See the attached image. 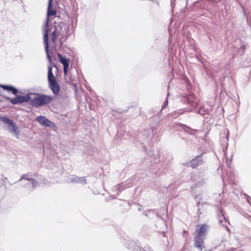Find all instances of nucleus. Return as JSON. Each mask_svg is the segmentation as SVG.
<instances>
[{"mask_svg": "<svg viewBox=\"0 0 251 251\" xmlns=\"http://www.w3.org/2000/svg\"><path fill=\"white\" fill-rule=\"evenodd\" d=\"M32 98L30 97V104L33 107H39L50 103L53 98L50 95L44 94H34Z\"/></svg>", "mask_w": 251, "mask_h": 251, "instance_id": "obj_1", "label": "nucleus"}, {"mask_svg": "<svg viewBox=\"0 0 251 251\" xmlns=\"http://www.w3.org/2000/svg\"><path fill=\"white\" fill-rule=\"evenodd\" d=\"M0 119L1 121L8 125L9 131L11 133H15L16 137L18 138L20 131H19L18 127L16 124L12 120L6 117H1L0 118Z\"/></svg>", "mask_w": 251, "mask_h": 251, "instance_id": "obj_2", "label": "nucleus"}, {"mask_svg": "<svg viewBox=\"0 0 251 251\" xmlns=\"http://www.w3.org/2000/svg\"><path fill=\"white\" fill-rule=\"evenodd\" d=\"M0 119L1 121L8 125L9 131L11 133H15L16 137L18 138L20 131H19L18 127L16 124L12 120L6 117H1L0 118Z\"/></svg>", "mask_w": 251, "mask_h": 251, "instance_id": "obj_3", "label": "nucleus"}, {"mask_svg": "<svg viewBox=\"0 0 251 251\" xmlns=\"http://www.w3.org/2000/svg\"><path fill=\"white\" fill-rule=\"evenodd\" d=\"M30 94H28L25 96L20 95L13 99L6 96L4 97L5 99L9 100L12 104H18L29 101L30 100Z\"/></svg>", "mask_w": 251, "mask_h": 251, "instance_id": "obj_4", "label": "nucleus"}, {"mask_svg": "<svg viewBox=\"0 0 251 251\" xmlns=\"http://www.w3.org/2000/svg\"><path fill=\"white\" fill-rule=\"evenodd\" d=\"M65 28L63 30V28L60 25H58L54 27V30L52 32L51 37V40L53 43L55 42L57 38L60 37L62 36L64 33Z\"/></svg>", "mask_w": 251, "mask_h": 251, "instance_id": "obj_5", "label": "nucleus"}, {"mask_svg": "<svg viewBox=\"0 0 251 251\" xmlns=\"http://www.w3.org/2000/svg\"><path fill=\"white\" fill-rule=\"evenodd\" d=\"M58 56L59 62L63 65V72L64 75H66L68 73L70 59L66 58L60 53H58Z\"/></svg>", "mask_w": 251, "mask_h": 251, "instance_id": "obj_6", "label": "nucleus"}, {"mask_svg": "<svg viewBox=\"0 0 251 251\" xmlns=\"http://www.w3.org/2000/svg\"><path fill=\"white\" fill-rule=\"evenodd\" d=\"M49 87L51 90L52 93L57 95L59 94L60 88V85L57 82L56 80L49 83Z\"/></svg>", "mask_w": 251, "mask_h": 251, "instance_id": "obj_7", "label": "nucleus"}, {"mask_svg": "<svg viewBox=\"0 0 251 251\" xmlns=\"http://www.w3.org/2000/svg\"><path fill=\"white\" fill-rule=\"evenodd\" d=\"M36 120L42 126H50L52 124L51 121L48 120L46 117L43 116L37 117Z\"/></svg>", "mask_w": 251, "mask_h": 251, "instance_id": "obj_8", "label": "nucleus"}, {"mask_svg": "<svg viewBox=\"0 0 251 251\" xmlns=\"http://www.w3.org/2000/svg\"><path fill=\"white\" fill-rule=\"evenodd\" d=\"M197 227H200V228L196 231V236H199V237L204 236L208 228L207 225L203 224L198 226Z\"/></svg>", "mask_w": 251, "mask_h": 251, "instance_id": "obj_9", "label": "nucleus"}, {"mask_svg": "<svg viewBox=\"0 0 251 251\" xmlns=\"http://www.w3.org/2000/svg\"><path fill=\"white\" fill-rule=\"evenodd\" d=\"M194 246L202 251V249L204 248V242L202 237L199 236H195L194 237Z\"/></svg>", "mask_w": 251, "mask_h": 251, "instance_id": "obj_10", "label": "nucleus"}, {"mask_svg": "<svg viewBox=\"0 0 251 251\" xmlns=\"http://www.w3.org/2000/svg\"><path fill=\"white\" fill-rule=\"evenodd\" d=\"M0 88H1L3 90H5L9 92H11L14 95H16L18 92L17 89L11 85H0Z\"/></svg>", "mask_w": 251, "mask_h": 251, "instance_id": "obj_11", "label": "nucleus"}, {"mask_svg": "<svg viewBox=\"0 0 251 251\" xmlns=\"http://www.w3.org/2000/svg\"><path fill=\"white\" fill-rule=\"evenodd\" d=\"M44 41L45 44V50L47 52L48 56L49 57V43H48V31L46 30V32L44 35Z\"/></svg>", "mask_w": 251, "mask_h": 251, "instance_id": "obj_12", "label": "nucleus"}, {"mask_svg": "<svg viewBox=\"0 0 251 251\" xmlns=\"http://www.w3.org/2000/svg\"><path fill=\"white\" fill-rule=\"evenodd\" d=\"M56 78L53 75L52 73V69L51 67L48 68V81L49 83L56 80Z\"/></svg>", "mask_w": 251, "mask_h": 251, "instance_id": "obj_13", "label": "nucleus"}, {"mask_svg": "<svg viewBox=\"0 0 251 251\" xmlns=\"http://www.w3.org/2000/svg\"><path fill=\"white\" fill-rule=\"evenodd\" d=\"M191 166L193 168H195L199 165V161L196 159H193L191 161Z\"/></svg>", "mask_w": 251, "mask_h": 251, "instance_id": "obj_14", "label": "nucleus"}, {"mask_svg": "<svg viewBox=\"0 0 251 251\" xmlns=\"http://www.w3.org/2000/svg\"><path fill=\"white\" fill-rule=\"evenodd\" d=\"M56 14V11L54 10H50V9H49L48 10V15L49 16H55Z\"/></svg>", "mask_w": 251, "mask_h": 251, "instance_id": "obj_15", "label": "nucleus"}, {"mask_svg": "<svg viewBox=\"0 0 251 251\" xmlns=\"http://www.w3.org/2000/svg\"><path fill=\"white\" fill-rule=\"evenodd\" d=\"M168 102L167 100L165 101V102L163 103V104L162 105V109H164L166 107V105L168 104Z\"/></svg>", "mask_w": 251, "mask_h": 251, "instance_id": "obj_16", "label": "nucleus"}, {"mask_svg": "<svg viewBox=\"0 0 251 251\" xmlns=\"http://www.w3.org/2000/svg\"><path fill=\"white\" fill-rule=\"evenodd\" d=\"M188 232L187 230H184L182 232V235L183 236H185V234H188Z\"/></svg>", "mask_w": 251, "mask_h": 251, "instance_id": "obj_17", "label": "nucleus"}, {"mask_svg": "<svg viewBox=\"0 0 251 251\" xmlns=\"http://www.w3.org/2000/svg\"><path fill=\"white\" fill-rule=\"evenodd\" d=\"M247 201H248L249 204L251 205V198L250 197L247 198Z\"/></svg>", "mask_w": 251, "mask_h": 251, "instance_id": "obj_18", "label": "nucleus"}, {"mask_svg": "<svg viewBox=\"0 0 251 251\" xmlns=\"http://www.w3.org/2000/svg\"><path fill=\"white\" fill-rule=\"evenodd\" d=\"M27 180H30V179H28V178H26Z\"/></svg>", "mask_w": 251, "mask_h": 251, "instance_id": "obj_19", "label": "nucleus"}, {"mask_svg": "<svg viewBox=\"0 0 251 251\" xmlns=\"http://www.w3.org/2000/svg\"><path fill=\"white\" fill-rule=\"evenodd\" d=\"M51 0H50V2H51ZM50 6V5H49V6Z\"/></svg>", "mask_w": 251, "mask_h": 251, "instance_id": "obj_20", "label": "nucleus"}]
</instances>
